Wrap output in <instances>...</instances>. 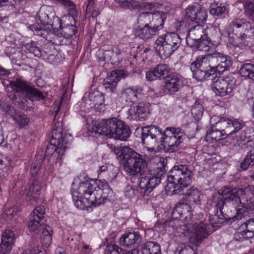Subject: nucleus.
Here are the masks:
<instances>
[{
	"mask_svg": "<svg viewBox=\"0 0 254 254\" xmlns=\"http://www.w3.org/2000/svg\"><path fill=\"white\" fill-rule=\"evenodd\" d=\"M123 154L124 170L129 176L140 175L136 189L135 190L131 186H127L125 189V196L131 198L137 193L141 197L148 195L161 183V177L164 174V167L162 166L149 170L142 155L127 147L124 148Z\"/></svg>",
	"mask_w": 254,
	"mask_h": 254,
	"instance_id": "f257e3e1",
	"label": "nucleus"
},
{
	"mask_svg": "<svg viewBox=\"0 0 254 254\" xmlns=\"http://www.w3.org/2000/svg\"><path fill=\"white\" fill-rule=\"evenodd\" d=\"M139 130L142 144L151 151L167 148L170 152L177 151L181 148L185 136L180 127H167L164 130L157 126H150L136 129V131Z\"/></svg>",
	"mask_w": 254,
	"mask_h": 254,
	"instance_id": "f03ea898",
	"label": "nucleus"
},
{
	"mask_svg": "<svg viewBox=\"0 0 254 254\" xmlns=\"http://www.w3.org/2000/svg\"><path fill=\"white\" fill-rule=\"evenodd\" d=\"M112 189L105 180H88L79 183L78 189L72 193L75 206L80 209L88 210L98 206L112 196Z\"/></svg>",
	"mask_w": 254,
	"mask_h": 254,
	"instance_id": "7ed1b4c3",
	"label": "nucleus"
},
{
	"mask_svg": "<svg viewBox=\"0 0 254 254\" xmlns=\"http://www.w3.org/2000/svg\"><path fill=\"white\" fill-rule=\"evenodd\" d=\"M229 43L241 49L252 47L254 27L245 18L235 17L230 22L228 29Z\"/></svg>",
	"mask_w": 254,
	"mask_h": 254,
	"instance_id": "20e7f679",
	"label": "nucleus"
},
{
	"mask_svg": "<svg viewBox=\"0 0 254 254\" xmlns=\"http://www.w3.org/2000/svg\"><path fill=\"white\" fill-rule=\"evenodd\" d=\"M193 173L191 167L186 164H178L169 171L165 190L170 194H181L192 182Z\"/></svg>",
	"mask_w": 254,
	"mask_h": 254,
	"instance_id": "39448f33",
	"label": "nucleus"
},
{
	"mask_svg": "<svg viewBox=\"0 0 254 254\" xmlns=\"http://www.w3.org/2000/svg\"><path fill=\"white\" fill-rule=\"evenodd\" d=\"M93 129L99 134L124 141L129 137L131 133L128 126L117 118L103 120L96 123Z\"/></svg>",
	"mask_w": 254,
	"mask_h": 254,
	"instance_id": "423d86ee",
	"label": "nucleus"
},
{
	"mask_svg": "<svg viewBox=\"0 0 254 254\" xmlns=\"http://www.w3.org/2000/svg\"><path fill=\"white\" fill-rule=\"evenodd\" d=\"M62 123L55 122L54 130L50 140L51 144L47 146L45 156L50 155V160H53L55 164H61V160L65 150L70 144V141L67 140V136H63Z\"/></svg>",
	"mask_w": 254,
	"mask_h": 254,
	"instance_id": "0eeeda50",
	"label": "nucleus"
},
{
	"mask_svg": "<svg viewBox=\"0 0 254 254\" xmlns=\"http://www.w3.org/2000/svg\"><path fill=\"white\" fill-rule=\"evenodd\" d=\"M1 82L4 87H10L14 92L8 95L9 100L18 108L22 110H27V106L23 100H26L24 98L27 94L30 85L24 80L18 77L11 80L3 79Z\"/></svg>",
	"mask_w": 254,
	"mask_h": 254,
	"instance_id": "6e6552de",
	"label": "nucleus"
},
{
	"mask_svg": "<svg viewBox=\"0 0 254 254\" xmlns=\"http://www.w3.org/2000/svg\"><path fill=\"white\" fill-rule=\"evenodd\" d=\"M156 50L161 58L170 57L181 45V39L174 32L166 33L158 37L155 41Z\"/></svg>",
	"mask_w": 254,
	"mask_h": 254,
	"instance_id": "1a4fd4ad",
	"label": "nucleus"
},
{
	"mask_svg": "<svg viewBox=\"0 0 254 254\" xmlns=\"http://www.w3.org/2000/svg\"><path fill=\"white\" fill-rule=\"evenodd\" d=\"M236 79L231 74L214 78L212 79L210 87L211 90L217 96H232L233 91L236 87Z\"/></svg>",
	"mask_w": 254,
	"mask_h": 254,
	"instance_id": "9d476101",
	"label": "nucleus"
},
{
	"mask_svg": "<svg viewBox=\"0 0 254 254\" xmlns=\"http://www.w3.org/2000/svg\"><path fill=\"white\" fill-rule=\"evenodd\" d=\"M248 189L246 187L245 188H235L233 189L229 188H225L223 190L224 196L225 201L227 203L234 205V211H236L237 214L236 216H234V218H236L237 219H241L245 212V211L241 208H237L241 205L242 207L244 199L245 197V192H248Z\"/></svg>",
	"mask_w": 254,
	"mask_h": 254,
	"instance_id": "9b49d317",
	"label": "nucleus"
},
{
	"mask_svg": "<svg viewBox=\"0 0 254 254\" xmlns=\"http://www.w3.org/2000/svg\"><path fill=\"white\" fill-rule=\"evenodd\" d=\"M204 27L200 24H197L189 30L188 35L186 37L187 44L191 48L202 50L203 46L204 50L208 49V46H206L204 42Z\"/></svg>",
	"mask_w": 254,
	"mask_h": 254,
	"instance_id": "f8f14e48",
	"label": "nucleus"
},
{
	"mask_svg": "<svg viewBox=\"0 0 254 254\" xmlns=\"http://www.w3.org/2000/svg\"><path fill=\"white\" fill-rule=\"evenodd\" d=\"M29 221L28 223V227L31 232L35 233H38L42 231L41 243L46 247H49L52 243V235L53 230L52 227L48 225H42L40 223L41 220L29 217Z\"/></svg>",
	"mask_w": 254,
	"mask_h": 254,
	"instance_id": "ddd939ff",
	"label": "nucleus"
},
{
	"mask_svg": "<svg viewBox=\"0 0 254 254\" xmlns=\"http://www.w3.org/2000/svg\"><path fill=\"white\" fill-rule=\"evenodd\" d=\"M166 18L167 13L161 11L143 12L138 16L135 27L163 25Z\"/></svg>",
	"mask_w": 254,
	"mask_h": 254,
	"instance_id": "4468645a",
	"label": "nucleus"
},
{
	"mask_svg": "<svg viewBox=\"0 0 254 254\" xmlns=\"http://www.w3.org/2000/svg\"><path fill=\"white\" fill-rule=\"evenodd\" d=\"M213 125L216 127L215 129L220 130L224 134V137H228L237 133L244 127V124L237 120L232 121L226 117H222Z\"/></svg>",
	"mask_w": 254,
	"mask_h": 254,
	"instance_id": "2eb2a0df",
	"label": "nucleus"
},
{
	"mask_svg": "<svg viewBox=\"0 0 254 254\" xmlns=\"http://www.w3.org/2000/svg\"><path fill=\"white\" fill-rule=\"evenodd\" d=\"M55 16V13L52 6L43 5L40 8L36 16V22L39 25V27L36 28V34H42L41 31L43 29V26L51 24L52 18Z\"/></svg>",
	"mask_w": 254,
	"mask_h": 254,
	"instance_id": "dca6fc26",
	"label": "nucleus"
},
{
	"mask_svg": "<svg viewBox=\"0 0 254 254\" xmlns=\"http://www.w3.org/2000/svg\"><path fill=\"white\" fill-rule=\"evenodd\" d=\"M186 14L190 21L197 23L204 22L207 18L206 10L197 3L189 5L186 9Z\"/></svg>",
	"mask_w": 254,
	"mask_h": 254,
	"instance_id": "f3484780",
	"label": "nucleus"
},
{
	"mask_svg": "<svg viewBox=\"0 0 254 254\" xmlns=\"http://www.w3.org/2000/svg\"><path fill=\"white\" fill-rule=\"evenodd\" d=\"M149 104L146 102H139L131 106L128 111L127 118L135 121H143L148 118L149 112Z\"/></svg>",
	"mask_w": 254,
	"mask_h": 254,
	"instance_id": "a211bd4d",
	"label": "nucleus"
},
{
	"mask_svg": "<svg viewBox=\"0 0 254 254\" xmlns=\"http://www.w3.org/2000/svg\"><path fill=\"white\" fill-rule=\"evenodd\" d=\"M183 81V77L179 73H174L165 76L164 86L165 92L174 94L182 87Z\"/></svg>",
	"mask_w": 254,
	"mask_h": 254,
	"instance_id": "6ab92c4d",
	"label": "nucleus"
},
{
	"mask_svg": "<svg viewBox=\"0 0 254 254\" xmlns=\"http://www.w3.org/2000/svg\"><path fill=\"white\" fill-rule=\"evenodd\" d=\"M194 231L192 235L190 237V241L195 245H198L202 241L209 235L208 230L209 224L200 223L193 226Z\"/></svg>",
	"mask_w": 254,
	"mask_h": 254,
	"instance_id": "aec40b11",
	"label": "nucleus"
},
{
	"mask_svg": "<svg viewBox=\"0 0 254 254\" xmlns=\"http://www.w3.org/2000/svg\"><path fill=\"white\" fill-rule=\"evenodd\" d=\"M164 25H153L149 26L134 27V33L135 37L144 41L151 39L158 32L162 29Z\"/></svg>",
	"mask_w": 254,
	"mask_h": 254,
	"instance_id": "412c9836",
	"label": "nucleus"
},
{
	"mask_svg": "<svg viewBox=\"0 0 254 254\" xmlns=\"http://www.w3.org/2000/svg\"><path fill=\"white\" fill-rule=\"evenodd\" d=\"M142 240L141 236L138 232H133L125 233L120 239V244L126 248H132V250H135L136 253L133 254H137L138 251L134 248L138 247V244Z\"/></svg>",
	"mask_w": 254,
	"mask_h": 254,
	"instance_id": "4be33fe9",
	"label": "nucleus"
},
{
	"mask_svg": "<svg viewBox=\"0 0 254 254\" xmlns=\"http://www.w3.org/2000/svg\"><path fill=\"white\" fill-rule=\"evenodd\" d=\"M254 237V218L250 219L242 224L235 234V239L242 241Z\"/></svg>",
	"mask_w": 254,
	"mask_h": 254,
	"instance_id": "5701e85b",
	"label": "nucleus"
},
{
	"mask_svg": "<svg viewBox=\"0 0 254 254\" xmlns=\"http://www.w3.org/2000/svg\"><path fill=\"white\" fill-rule=\"evenodd\" d=\"M142 88L140 86H131L124 89L122 92L121 98L126 102H135L140 98Z\"/></svg>",
	"mask_w": 254,
	"mask_h": 254,
	"instance_id": "b1692460",
	"label": "nucleus"
},
{
	"mask_svg": "<svg viewBox=\"0 0 254 254\" xmlns=\"http://www.w3.org/2000/svg\"><path fill=\"white\" fill-rule=\"evenodd\" d=\"M210 57H211V62H216L219 73L228 70L232 64V61L230 57L220 53H212L210 54Z\"/></svg>",
	"mask_w": 254,
	"mask_h": 254,
	"instance_id": "393cba45",
	"label": "nucleus"
},
{
	"mask_svg": "<svg viewBox=\"0 0 254 254\" xmlns=\"http://www.w3.org/2000/svg\"><path fill=\"white\" fill-rule=\"evenodd\" d=\"M123 74V71L122 70L112 71L104 80L103 86L109 92H113L116 90L117 84L121 80Z\"/></svg>",
	"mask_w": 254,
	"mask_h": 254,
	"instance_id": "a878e982",
	"label": "nucleus"
},
{
	"mask_svg": "<svg viewBox=\"0 0 254 254\" xmlns=\"http://www.w3.org/2000/svg\"><path fill=\"white\" fill-rule=\"evenodd\" d=\"M41 190V183L37 179L33 180L32 183L26 189V199L28 201L37 202Z\"/></svg>",
	"mask_w": 254,
	"mask_h": 254,
	"instance_id": "bb28decb",
	"label": "nucleus"
},
{
	"mask_svg": "<svg viewBox=\"0 0 254 254\" xmlns=\"http://www.w3.org/2000/svg\"><path fill=\"white\" fill-rule=\"evenodd\" d=\"M15 239L14 234L10 230H6L2 235L1 242L0 245V252L3 254H7L11 249L12 245Z\"/></svg>",
	"mask_w": 254,
	"mask_h": 254,
	"instance_id": "cd10ccee",
	"label": "nucleus"
},
{
	"mask_svg": "<svg viewBox=\"0 0 254 254\" xmlns=\"http://www.w3.org/2000/svg\"><path fill=\"white\" fill-rule=\"evenodd\" d=\"M190 206L187 203L184 202H179L175 206V207L172 211V216L176 218H179L185 215V218L188 219V217L190 218L192 216L190 211Z\"/></svg>",
	"mask_w": 254,
	"mask_h": 254,
	"instance_id": "c85d7f7f",
	"label": "nucleus"
},
{
	"mask_svg": "<svg viewBox=\"0 0 254 254\" xmlns=\"http://www.w3.org/2000/svg\"><path fill=\"white\" fill-rule=\"evenodd\" d=\"M248 192H245V197L242 201V207L251 211L254 210V187L253 186H249L246 187Z\"/></svg>",
	"mask_w": 254,
	"mask_h": 254,
	"instance_id": "c756f323",
	"label": "nucleus"
},
{
	"mask_svg": "<svg viewBox=\"0 0 254 254\" xmlns=\"http://www.w3.org/2000/svg\"><path fill=\"white\" fill-rule=\"evenodd\" d=\"M186 196L190 202L196 205H200L203 197L201 190L194 187H192L188 190Z\"/></svg>",
	"mask_w": 254,
	"mask_h": 254,
	"instance_id": "7c9ffc66",
	"label": "nucleus"
},
{
	"mask_svg": "<svg viewBox=\"0 0 254 254\" xmlns=\"http://www.w3.org/2000/svg\"><path fill=\"white\" fill-rule=\"evenodd\" d=\"M209 12L214 16L224 17L228 12V8L225 4L213 3L209 7Z\"/></svg>",
	"mask_w": 254,
	"mask_h": 254,
	"instance_id": "2f4dec72",
	"label": "nucleus"
},
{
	"mask_svg": "<svg viewBox=\"0 0 254 254\" xmlns=\"http://www.w3.org/2000/svg\"><path fill=\"white\" fill-rule=\"evenodd\" d=\"M142 254H161V248L158 244L154 242H147L141 247Z\"/></svg>",
	"mask_w": 254,
	"mask_h": 254,
	"instance_id": "473e14b6",
	"label": "nucleus"
},
{
	"mask_svg": "<svg viewBox=\"0 0 254 254\" xmlns=\"http://www.w3.org/2000/svg\"><path fill=\"white\" fill-rule=\"evenodd\" d=\"M44 158L42 151H39L36 154L30 170L32 177L35 176L38 173Z\"/></svg>",
	"mask_w": 254,
	"mask_h": 254,
	"instance_id": "72a5a7b5",
	"label": "nucleus"
},
{
	"mask_svg": "<svg viewBox=\"0 0 254 254\" xmlns=\"http://www.w3.org/2000/svg\"><path fill=\"white\" fill-rule=\"evenodd\" d=\"M250 166L254 168V146L249 150L246 157L240 164V168L244 171L248 169ZM251 178L254 180V175L251 176Z\"/></svg>",
	"mask_w": 254,
	"mask_h": 254,
	"instance_id": "f704fd0d",
	"label": "nucleus"
},
{
	"mask_svg": "<svg viewBox=\"0 0 254 254\" xmlns=\"http://www.w3.org/2000/svg\"><path fill=\"white\" fill-rule=\"evenodd\" d=\"M210 62H211L210 55H208L206 56L201 55L197 57L190 65L194 64L197 68L202 69L203 70H207L208 68L210 66Z\"/></svg>",
	"mask_w": 254,
	"mask_h": 254,
	"instance_id": "c9c22d12",
	"label": "nucleus"
},
{
	"mask_svg": "<svg viewBox=\"0 0 254 254\" xmlns=\"http://www.w3.org/2000/svg\"><path fill=\"white\" fill-rule=\"evenodd\" d=\"M24 47L29 53L32 54L36 57L41 58L43 56L41 46L38 42L31 41L26 43Z\"/></svg>",
	"mask_w": 254,
	"mask_h": 254,
	"instance_id": "e433bc0d",
	"label": "nucleus"
},
{
	"mask_svg": "<svg viewBox=\"0 0 254 254\" xmlns=\"http://www.w3.org/2000/svg\"><path fill=\"white\" fill-rule=\"evenodd\" d=\"M240 74L254 81V64L247 63L243 64L240 70Z\"/></svg>",
	"mask_w": 254,
	"mask_h": 254,
	"instance_id": "4c0bfd02",
	"label": "nucleus"
},
{
	"mask_svg": "<svg viewBox=\"0 0 254 254\" xmlns=\"http://www.w3.org/2000/svg\"><path fill=\"white\" fill-rule=\"evenodd\" d=\"M133 253H136L135 250L127 251L122 249L116 245H108L105 250V254H132Z\"/></svg>",
	"mask_w": 254,
	"mask_h": 254,
	"instance_id": "58836bf2",
	"label": "nucleus"
},
{
	"mask_svg": "<svg viewBox=\"0 0 254 254\" xmlns=\"http://www.w3.org/2000/svg\"><path fill=\"white\" fill-rule=\"evenodd\" d=\"M244 10L246 17L254 23V0H247L244 4Z\"/></svg>",
	"mask_w": 254,
	"mask_h": 254,
	"instance_id": "ea45409f",
	"label": "nucleus"
},
{
	"mask_svg": "<svg viewBox=\"0 0 254 254\" xmlns=\"http://www.w3.org/2000/svg\"><path fill=\"white\" fill-rule=\"evenodd\" d=\"M203 112L204 108L202 104L196 101L191 109V114L194 119L196 121H199L202 117Z\"/></svg>",
	"mask_w": 254,
	"mask_h": 254,
	"instance_id": "a19ab883",
	"label": "nucleus"
},
{
	"mask_svg": "<svg viewBox=\"0 0 254 254\" xmlns=\"http://www.w3.org/2000/svg\"><path fill=\"white\" fill-rule=\"evenodd\" d=\"M28 90L26 97H28L32 101L43 100L46 98V95H43L42 92L30 85Z\"/></svg>",
	"mask_w": 254,
	"mask_h": 254,
	"instance_id": "79ce46f5",
	"label": "nucleus"
},
{
	"mask_svg": "<svg viewBox=\"0 0 254 254\" xmlns=\"http://www.w3.org/2000/svg\"><path fill=\"white\" fill-rule=\"evenodd\" d=\"M225 201L223 190L222 193L217 192L214 194L212 199V202L215 204L217 207V210H219L221 213H222V210L223 208Z\"/></svg>",
	"mask_w": 254,
	"mask_h": 254,
	"instance_id": "37998d69",
	"label": "nucleus"
},
{
	"mask_svg": "<svg viewBox=\"0 0 254 254\" xmlns=\"http://www.w3.org/2000/svg\"><path fill=\"white\" fill-rule=\"evenodd\" d=\"M204 40L207 39L208 40H211L215 38L218 35L219 29L216 26L209 24L207 26L206 28H204Z\"/></svg>",
	"mask_w": 254,
	"mask_h": 254,
	"instance_id": "c03bdc74",
	"label": "nucleus"
},
{
	"mask_svg": "<svg viewBox=\"0 0 254 254\" xmlns=\"http://www.w3.org/2000/svg\"><path fill=\"white\" fill-rule=\"evenodd\" d=\"M121 54V51L118 47H115L111 50L106 51L104 53L105 57H107L112 62L116 63L119 62L121 59L120 57Z\"/></svg>",
	"mask_w": 254,
	"mask_h": 254,
	"instance_id": "a18cd8bd",
	"label": "nucleus"
},
{
	"mask_svg": "<svg viewBox=\"0 0 254 254\" xmlns=\"http://www.w3.org/2000/svg\"><path fill=\"white\" fill-rule=\"evenodd\" d=\"M61 34L66 39H69L77 32V28L75 24H67L61 28Z\"/></svg>",
	"mask_w": 254,
	"mask_h": 254,
	"instance_id": "49530a36",
	"label": "nucleus"
},
{
	"mask_svg": "<svg viewBox=\"0 0 254 254\" xmlns=\"http://www.w3.org/2000/svg\"><path fill=\"white\" fill-rule=\"evenodd\" d=\"M190 69L192 72L193 77L198 81H202L207 78L206 72L207 70H203L202 69L197 68L195 65H190Z\"/></svg>",
	"mask_w": 254,
	"mask_h": 254,
	"instance_id": "de8ad7c7",
	"label": "nucleus"
},
{
	"mask_svg": "<svg viewBox=\"0 0 254 254\" xmlns=\"http://www.w3.org/2000/svg\"><path fill=\"white\" fill-rule=\"evenodd\" d=\"M157 77L160 79L162 76H166L169 72L170 68L167 64H160L156 65L154 68Z\"/></svg>",
	"mask_w": 254,
	"mask_h": 254,
	"instance_id": "09e8293b",
	"label": "nucleus"
},
{
	"mask_svg": "<svg viewBox=\"0 0 254 254\" xmlns=\"http://www.w3.org/2000/svg\"><path fill=\"white\" fill-rule=\"evenodd\" d=\"M216 127L213 125L211 129L207 130L206 136L208 137L211 138L212 140L215 141L220 140L223 139H225L227 137H224V134L221 133V132L218 129H215Z\"/></svg>",
	"mask_w": 254,
	"mask_h": 254,
	"instance_id": "8fccbe9b",
	"label": "nucleus"
},
{
	"mask_svg": "<svg viewBox=\"0 0 254 254\" xmlns=\"http://www.w3.org/2000/svg\"><path fill=\"white\" fill-rule=\"evenodd\" d=\"M90 100L93 102L94 106L97 105H102L104 102V94L99 92L96 91L90 94Z\"/></svg>",
	"mask_w": 254,
	"mask_h": 254,
	"instance_id": "3c124183",
	"label": "nucleus"
},
{
	"mask_svg": "<svg viewBox=\"0 0 254 254\" xmlns=\"http://www.w3.org/2000/svg\"><path fill=\"white\" fill-rule=\"evenodd\" d=\"M223 217V215L220 217L217 214L210 216L209 218V224L211 225L212 227H220V225L224 222Z\"/></svg>",
	"mask_w": 254,
	"mask_h": 254,
	"instance_id": "603ef678",
	"label": "nucleus"
},
{
	"mask_svg": "<svg viewBox=\"0 0 254 254\" xmlns=\"http://www.w3.org/2000/svg\"><path fill=\"white\" fill-rule=\"evenodd\" d=\"M13 119L20 127L27 125L29 122V119L25 115L20 113H18Z\"/></svg>",
	"mask_w": 254,
	"mask_h": 254,
	"instance_id": "864d4df0",
	"label": "nucleus"
},
{
	"mask_svg": "<svg viewBox=\"0 0 254 254\" xmlns=\"http://www.w3.org/2000/svg\"><path fill=\"white\" fill-rule=\"evenodd\" d=\"M45 214V208L44 206L38 205L34 209L30 216L41 220L43 218Z\"/></svg>",
	"mask_w": 254,
	"mask_h": 254,
	"instance_id": "5fc2aeb1",
	"label": "nucleus"
},
{
	"mask_svg": "<svg viewBox=\"0 0 254 254\" xmlns=\"http://www.w3.org/2000/svg\"><path fill=\"white\" fill-rule=\"evenodd\" d=\"M69 19L73 20L74 24L77 20L78 12L75 5L74 4L68 9Z\"/></svg>",
	"mask_w": 254,
	"mask_h": 254,
	"instance_id": "6e6d98bb",
	"label": "nucleus"
},
{
	"mask_svg": "<svg viewBox=\"0 0 254 254\" xmlns=\"http://www.w3.org/2000/svg\"><path fill=\"white\" fill-rule=\"evenodd\" d=\"M17 211V208L15 206L9 208L5 210L4 212L2 214V217L4 219L6 218L7 219H10L12 218V216L14 215Z\"/></svg>",
	"mask_w": 254,
	"mask_h": 254,
	"instance_id": "4d7b16f0",
	"label": "nucleus"
},
{
	"mask_svg": "<svg viewBox=\"0 0 254 254\" xmlns=\"http://www.w3.org/2000/svg\"><path fill=\"white\" fill-rule=\"evenodd\" d=\"M3 110L4 111L5 114L10 116L12 119L18 113L16 112L15 110L11 106L8 105H3L2 106Z\"/></svg>",
	"mask_w": 254,
	"mask_h": 254,
	"instance_id": "13d9d810",
	"label": "nucleus"
},
{
	"mask_svg": "<svg viewBox=\"0 0 254 254\" xmlns=\"http://www.w3.org/2000/svg\"><path fill=\"white\" fill-rule=\"evenodd\" d=\"M118 2L121 7L127 9L130 7L132 5L133 0H115Z\"/></svg>",
	"mask_w": 254,
	"mask_h": 254,
	"instance_id": "bf43d9fd",
	"label": "nucleus"
},
{
	"mask_svg": "<svg viewBox=\"0 0 254 254\" xmlns=\"http://www.w3.org/2000/svg\"><path fill=\"white\" fill-rule=\"evenodd\" d=\"M146 78L148 81H153L159 79L157 77V74L155 72V69L153 68V70H150L146 72Z\"/></svg>",
	"mask_w": 254,
	"mask_h": 254,
	"instance_id": "052dcab7",
	"label": "nucleus"
},
{
	"mask_svg": "<svg viewBox=\"0 0 254 254\" xmlns=\"http://www.w3.org/2000/svg\"><path fill=\"white\" fill-rule=\"evenodd\" d=\"M207 70V72H206L207 78L209 77L211 75L214 74L216 72H218L217 65L216 66H211L210 65V66L208 68Z\"/></svg>",
	"mask_w": 254,
	"mask_h": 254,
	"instance_id": "680f3d73",
	"label": "nucleus"
},
{
	"mask_svg": "<svg viewBox=\"0 0 254 254\" xmlns=\"http://www.w3.org/2000/svg\"><path fill=\"white\" fill-rule=\"evenodd\" d=\"M188 18L187 17H185L179 22V27L180 28H187L189 26V22L188 21Z\"/></svg>",
	"mask_w": 254,
	"mask_h": 254,
	"instance_id": "e2e57ef3",
	"label": "nucleus"
},
{
	"mask_svg": "<svg viewBox=\"0 0 254 254\" xmlns=\"http://www.w3.org/2000/svg\"><path fill=\"white\" fill-rule=\"evenodd\" d=\"M10 74L9 70L6 69L0 65V77L8 76Z\"/></svg>",
	"mask_w": 254,
	"mask_h": 254,
	"instance_id": "0e129e2a",
	"label": "nucleus"
},
{
	"mask_svg": "<svg viewBox=\"0 0 254 254\" xmlns=\"http://www.w3.org/2000/svg\"><path fill=\"white\" fill-rule=\"evenodd\" d=\"M236 139L238 140V141H244L247 138V136L245 132H242L240 135H236Z\"/></svg>",
	"mask_w": 254,
	"mask_h": 254,
	"instance_id": "69168bd1",
	"label": "nucleus"
},
{
	"mask_svg": "<svg viewBox=\"0 0 254 254\" xmlns=\"http://www.w3.org/2000/svg\"><path fill=\"white\" fill-rule=\"evenodd\" d=\"M91 250V249L89 248V246L87 245H84L83 246L82 248V251L83 253H85V254H88L90 253Z\"/></svg>",
	"mask_w": 254,
	"mask_h": 254,
	"instance_id": "338daca9",
	"label": "nucleus"
},
{
	"mask_svg": "<svg viewBox=\"0 0 254 254\" xmlns=\"http://www.w3.org/2000/svg\"><path fill=\"white\" fill-rule=\"evenodd\" d=\"M56 254H67L65 252L62 248H58L56 250Z\"/></svg>",
	"mask_w": 254,
	"mask_h": 254,
	"instance_id": "774afa93",
	"label": "nucleus"
}]
</instances>
